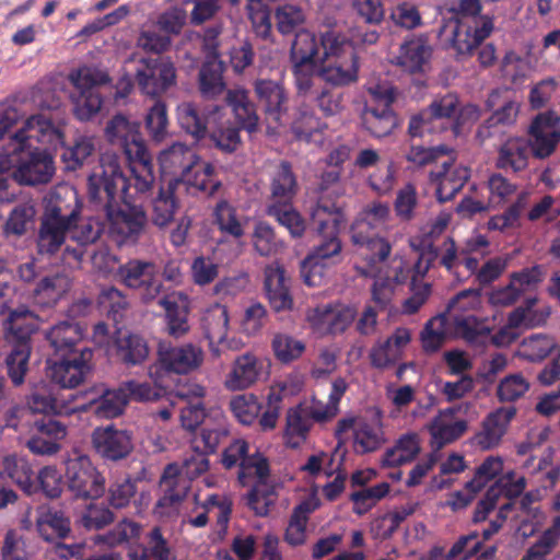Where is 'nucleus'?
<instances>
[{
	"instance_id": "1",
	"label": "nucleus",
	"mask_w": 560,
	"mask_h": 560,
	"mask_svg": "<svg viewBox=\"0 0 560 560\" xmlns=\"http://www.w3.org/2000/svg\"><path fill=\"white\" fill-rule=\"evenodd\" d=\"M129 179L122 173L115 154H104L100 167L89 177V198L102 208L110 223V232L120 244H135L149 226L142 205L128 200Z\"/></svg>"
},
{
	"instance_id": "2",
	"label": "nucleus",
	"mask_w": 560,
	"mask_h": 560,
	"mask_svg": "<svg viewBox=\"0 0 560 560\" xmlns=\"http://www.w3.org/2000/svg\"><path fill=\"white\" fill-rule=\"evenodd\" d=\"M63 144L65 135L58 126L44 115H33L10 137L3 167L12 168L14 180L21 185L47 184L55 173L54 158L48 150L57 151Z\"/></svg>"
},
{
	"instance_id": "3",
	"label": "nucleus",
	"mask_w": 560,
	"mask_h": 560,
	"mask_svg": "<svg viewBox=\"0 0 560 560\" xmlns=\"http://www.w3.org/2000/svg\"><path fill=\"white\" fill-rule=\"evenodd\" d=\"M347 221L340 200L322 195L311 211V223L319 241L302 260L300 272L308 287H319L325 269L341 261L342 243L339 237Z\"/></svg>"
},
{
	"instance_id": "4",
	"label": "nucleus",
	"mask_w": 560,
	"mask_h": 560,
	"mask_svg": "<svg viewBox=\"0 0 560 560\" xmlns=\"http://www.w3.org/2000/svg\"><path fill=\"white\" fill-rule=\"evenodd\" d=\"M105 133L113 145H117L122 150L129 163L136 191H149L152 188L155 176L153 173L152 155L148 151L140 131V122L130 120L122 114H117L107 122Z\"/></svg>"
},
{
	"instance_id": "5",
	"label": "nucleus",
	"mask_w": 560,
	"mask_h": 560,
	"mask_svg": "<svg viewBox=\"0 0 560 560\" xmlns=\"http://www.w3.org/2000/svg\"><path fill=\"white\" fill-rule=\"evenodd\" d=\"M5 338L10 351L5 358L8 376L14 386L25 381L32 353V336L36 332L37 318L28 308L12 312L7 319Z\"/></svg>"
},
{
	"instance_id": "6",
	"label": "nucleus",
	"mask_w": 560,
	"mask_h": 560,
	"mask_svg": "<svg viewBox=\"0 0 560 560\" xmlns=\"http://www.w3.org/2000/svg\"><path fill=\"white\" fill-rule=\"evenodd\" d=\"M73 205L67 203L59 194L50 195L45 206L38 232L37 246L42 255L56 254L70 235L79 217L80 207L72 191Z\"/></svg>"
},
{
	"instance_id": "7",
	"label": "nucleus",
	"mask_w": 560,
	"mask_h": 560,
	"mask_svg": "<svg viewBox=\"0 0 560 560\" xmlns=\"http://www.w3.org/2000/svg\"><path fill=\"white\" fill-rule=\"evenodd\" d=\"M68 79L74 88L71 100L75 118L81 121L92 119L103 105L98 89L110 82L109 75L97 68L84 66L72 70Z\"/></svg>"
},
{
	"instance_id": "8",
	"label": "nucleus",
	"mask_w": 560,
	"mask_h": 560,
	"mask_svg": "<svg viewBox=\"0 0 560 560\" xmlns=\"http://www.w3.org/2000/svg\"><path fill=\"white\" fill-rule=\"evenodd\" d=\"M281 405V392L271 389L265 406L254 394H240L231 398L229 409L241 424L252 425L257 422L260 430L266 432L277 427Z\"/></svg>"
},
{
	"instance_id": "9",
	"label": "nucleus",
	"mask_w": 560,
	"mask_h": 560,
	"mask_svg": "<svg viewBox=\"0 0 560 560\" xmlns=\"http://www.w3.org/2000/svg\"><path fill=\"white\" fill-rule=\"evenodd\" d=\"M115 277L125 287L137 290L144 303L155 300L163 287L156 265L149 260L129 259L119 265Z\"/></svg>"
},
{
	"instance_id": "10",
	"label": "nucleus",
	"mask_w": 560,
	"mask_h": 560,
	"mask_svg": "<svg viewBox=\"0 0 560 560\" xmlns=\"http://www.w3.org/2000/svg\"><path fill=\"white\" fill-rule=\"evenodd\" d=\"M253 90L268 124L278 127L289 122L290 93L282 81L258 78Z\"/></svg>"
},
{
	"instance_id": "11",
	"label": "nucleus",
	"mask_w": 560,
	"mask_h": 560,
	"mask_svg": "<svg viewBox=\"0 0 560 560\" xmlns=\"http://www.w3.org/2000/svg\"><path fill=\"white\" fill-rule=\"evenodd\" d=\"M135 80L143 94L151 97L161 96L176 84V68L170 58H141Z\"/></svg>"
},
{
	"instance_id": "12",
	"label": "nucleus",
	"mask_w": 560,
	"mask_h": 560,
	"mask_svg": "<svg viewBox=\"0 0 560 560\" xmlns=\"http://www.w3.org/2000/svg\"><path fill=\"white\" fill-rule=\"evenodd\" d=\"M66 479L69 490L77 498L98 499L105 492V477L86 455L68 459Z\"/></svg>"
},
{
	"instance_id": "13",
	"label": "nucleus",
	"mask_w": 560,
	"mask_h": 560,
	"mask_svg": "<svg viewBox=\"0 0 560 560\" xmlns=\"http://www.w3.org/2000/svg\"><path fill=\"white\" fill-rule=\"evenodd\" d=\"M451 28L450 45L457 57L471 56L476 48L488 38L493 31L491 18H472L451 20L445 28Z\"/></svg>"
},
{
	"instance_id": "14",
	"label": "nucleus",
	"mask_w": 560,
	"mask_h": 560,
	"mask_svg": "<svg viewBox=\"0 0 560 560\" xmlns=\"http://www.w3.org/2000/svg\"><path fill=\"white\" fill-rule=\"evenodd\" d=\"M59 360L47 361V376L61 388H74L79 386L91 370L90 362L93 351L82 348L79 353L59 355Z\"/></svg>"
},
{
	"instance_id": "15",
	"label": "nucleus",
	"mask_w": 560,
	"mask_h": 560,
	"mask_svg": "<svg viewBox=\"0 0 560 560\" xmlns=\"http://www.w3.org/2000/svg\"><path fill=\"white\" fill-rule=\"evenodd\" d=\"M526 142L534 158H549L560 142V117L552 110L536 115L529 125Z\"/></svg>"
},
{
	"instance_id": "16",
	"label": "nucleus",
	"mask_w": 560,
	"mask_h": 560,
	"mask_svg": "<svg viewBox=\"0 0 560 560\" xmlns=\"http://www.w3.org/2000/svg\"><path fill=\"white\" fill-rule=\"evenodd\" d=\"M352 243L359 247L361 255L371 267L385 261L392 252L389 242L381 236V231L374 229L371 223L360 215L355 218L350 226Z\"/></svg>"
},
{
	"instance_id": "17",
	"label": "nucleus",
	"mask_w": 560,
	"mask_h": 560,
	"mask_svg": "<svg viewBox=\"0 0 560 560\" xmlns=\"http://www.w3.org/2000/svg\"><path fill=\"white\" fill-rule=\"evenodd\" d=\"M516 413L517 409L514 406L499 407L489 412L471 438V444L481 451L499 446Z\"/></svg>"
},
{
	"instance_id": "18",
	"label": "nucleus",
	"mask_w": 560,
	"mask_h": 560,
	"mask_svg": "<svg viewBox=\"0 0 560 560\" xmlns=\"http://www.w3.org/2000/svg\"><path fill=\"white\" fill-rule=\"evenodd\" d=\"M161 487L163 495L155 504V512L162 517H174L178 515L179 508L186 499L190 489V482L180 475L174 465L166 466L162 479Z\"/></svg>"
},
{
	"instance_id": "19",
	"label": "nucleus",
	"mask_w": 560,
	"mask_h": 560,
	"mask_svg": "<svg viewBox=\"0 0 560 560\" xmlns=\"http://www.w3.org/2000/svg\"><path fill=\"white\" fill-rule=\"evenodd\" d=\"M430 182L435 186V196L440 203L451 201L463 189L470 177V168L455 163L453 159L444 161L441 167L430 172Z\"/></svg>"
},
{
	"instance_id": "20",
	"label": "nucleus",
	"mask_w": 560,
	"mask_h": 560,
	"mask_svg": "<svg viewBox=\"0 0 560 560\" xmlns=\"http://www.w3.org/2000/svg\"><path fill=\"white\" fill-rule=\"evenodd\" d=\"M89 400L75 405V411L92 412L101 419H113L120 416L127 405V399L121 386L115 389L95 386L88 394Z\"/></svg>"
},
{
	"instance_id": "21",
	"label": "nucleus",
	"mask_w": 560,
	"mask_h": 560,
	"mask_svg": "<svg viewBox=\"0 0 560 560\" xmlns=\"http://www.w3.org/2000/svg\"><path fill=\"white\" fill-rule=\"evenodd\" d=\"M92 444L100 456L114 462L127 457L133 450L132 434L114 425L96 428L92 434Z\"/></svg>"
},
{
	"instance_id": "22",
	"label": "nucleus",
	"mask_w": 560,
	"mask_h": 560,
	"mask_svg": "<svg viewBox=\"0 0 560 560\" xmlns=\"http://www.w3.org/2000/svg\"><path fill=\"white\" fill-rule=\"evenodd\" d=\"M266 296L275 312L289 311L293 307L291 279L279 262L266 266L264 270Z\"/></svg>"
},
{
	"instance_id": "23",
	"label": "nucleus",
	"mask_w": 560,
	"mask_h": 560,
	"mask_svg": "<svg viewBox=\"0 0 560 560\" xmlns=\"http://www.w3.org/2000/svg\"><path fill=\"white\" fill-rule=\"evenodd\" d=\"M202 360V350L191 343L178 347L162 345L159 349L160 366L168 373L187 374L196 370Z\"/></svg>"
},
{
	"instance_id": "24",
	"label": "nucleus",
	"mask_w": 560,
	"mask_h": 560,
	"mask_svg": "<svg viewBox=\"0 0 560 560\" xmlns=\"http://www.w3.org/2000/svg\"><path fill=\"white\" fill-rule=\"evenodd\" d=\"M214 167L210 163L198 160L191 170L183 177H173L172 182H176V187L180 192L186 191L194 196H213L221 187V182L213 178Z\"/></svg>"
},
{
	"instance_id": "25",
	"label": "nucleus",
	"mask_w": 560,
	"mask_h": 560,
	"mask_svg": "<svg viewBox=\"0 0 560 560\" xmlns=\"http://www.w3.org/2000/svg\"><path fill=\"white\" fill-rule=\"evenodd\" d=\"M37 433L26 442L27 448L35 455H54L60 450L59 441L67 435V427L55 419H42L35 422Z\"/></svg>"
},
{
	"instance_id": "26",
	"label": "nucleus",
	"mask_w": 560,
	"mask_h": 560,
	"mask_svg": "<svg viewBox=\"0 0 560 560\" xmlns=\"http://www.w3.org/2000/svg\"><path fill=\"white\" fill-rule=\"evenodd\" d=\"M298 191V176L292 164L288 161H281L270 173L267 205L293 202Z\"/></svg>"
},
{
	"instance_id": "27",
	"label": "nucleus",
	"mask_w": 560,
	"mask_h": 560,
	"mask_svg": "<svg viewBox=\"0 0 560 560\" xmlns=\"http://www.w3.org/2000/svg\"><path fill=\"white\" fill-rule=\"evenodd\" d=\"M452 334L472 347H486L489 343L491 328L487 318L470 314H456L450 318Z\"/></svg>"
},
{
	"instance_id": "28",
	"label": "nucleus",
	"mask_w": 560,
	"mask_h": 560,
	"mask_svg": "<svg viewBox=\"0 0 560 560\" xmlns=\"http://www.w3.org/2000/svg\"><path fill=\"white\" fill-rule=\"evenodd\" d=\"M262 374V362L256 355L245 353L235 359L224 385L230 390H244L253 386Z\"/></svg>"
},
{
	"instance_id": "29",
	"label": "nucleus",
	"mask_w": 560,
	"mask_h": 560,
	"mask_svg": "<svg viewBox=\"0 0 560 560\" xmlns=\"http://www.w3.org/2000/svg\"><path fill=\"white\" fill-rule=\"evenodd\" d=\"M179 194L176 182L168 179L165 184L161 185L156 196L152 199V223L159 228L170 225L180 208Z\"/></svg>"
},
{
	"instance_id": "30",
	"label": "nucleus",
	"mask_w": 560,
	"mask_h": 560,
	"mask_svg": "<svg viewBox=\"0 0 560 560\" xmlns=\"http://www.w3.org/2000/svg\"><path fill=\"white\" fill-rule=\"evenodd\" d=\"M357 311L352 306L334 307L331 304L318 306L311 318L312 324L330 335H339L352 324Z\"/></svg>"
},
{
	"instance_id": "31",
	"label": "nucleus",
	"mask_w": 560,
	"mask_h": 560,
	"mask_svg": "<svg viewBox=\"0 0 560 560\" xmlns=\"http://www.w3.org/2000/svg\"><path fill=\"white\" fill-rule=\"evenodd\" d=\"M458 412V408L448 407L439 410L438 415L428 424V431L439 446L455 442L467 431L468 423L464 419L448 422L447 418H453Z\"/></svg>"
},
{
	"instance_id": "32",
	"label": "nucleus",
	"mask_w": 560,
	"mask_h": 560,
	"mask_svg": "<svg viewBox=\"0 0 560 560\" xmlns=\"http://www.w3.org/2000/svg\"><path fill=\"white\" fill-rule=\"evenodd\" d=\"M159 305L165 311L168 334L183 336L189 329V299L182 292H172L159 300Z\"/></svg>"
},
{
	"instance_id": "33",
	"label": "nucleus",
	"mask_w": 560,
	"mask_h": 560,
	"mask_svg": "<svg viewBox=\"0 0 560 560\" xmlns=\"http://www.w3.org/2000/svg\"><path fill=\"white\" fill-rule=\"evenodd\" d=\"M219 106L206 109L192 102H185L177 106V120L180 128L196 141L203 139L208 133L210 115H214Z\"/></svg>"
},
{
	"instance_id": "34",
	"label": "nucleus",
	"mask_w": 560,
	"mask_h": 560,
	"mask_svg": "<svg viewBox=\"0 0 560 560\" xmlns=\"http://www.w3.org/2000/svg\"><path fill=\"white\" fill-rule=\"evenodd\" d=\"M226 105L232 109L238 128L249 133L257 131L259 116L255 103L249 98V92L245 89H231L225 93Z\"/></svg>"
},
{
	"instance_id": "35",
	"label": "nucleus",
	"mask_w": 560,
	"mask_h": 560,
	"mask_svg": "<svg viewBox=\"0 0 560 560\" xmlns=\"http://www.w3.org/2000/svg\"><path fill=\"white\" fill-rule=\"evenodd\" d=\"M529 154L525 138H509L498 149L495 167L506 173H520L528 166Z\"/></svg>"
},
{
	"instance_id": "36",
	"label": "nucleus",
	"mask_w": 560,
	"mask_h": 560,
	"mask_svg": "<svg viewBox=\"0 0 560 560\" xmlns=\"http://www.w3.org/2000/svg\"><path fill=\"white\" fill-rule=\"evenodd\" d=\"M45 337L56 355H67L79 353L75 347L82 340L83 331L77 322L61 320L50 327Z\"/></svg>"
},
{
	"instance_id": "37",
	"label": "nucleus",
	"mask_w": 560,
	"mask_h": 560,
	"mask_svg": "<svg viewBox=\"0 0 560 560\" xmlns=\"http://www.w3.org/2000/svg\"><path fill=\"white\" fill-rule=\"evenodd\" d=\"M130 560H175L173 548L160 526L152 527L137 550L129 552Z\"/></svg>"
},
{
	"instance_id": "38",
	"label": "nucleus",
	"mask_w": 560,
	"mask_h": 560,
	"mask_svg": "<svg viewBox=\"0 0 560 560\" xmlns=\"http://www.w3.org/2000/svg\"><path fill=\"white\" fill-rule=\"evenodd\" d=\"M71 289V281L63 273L43 277L33 290V301L42 307H52Z\"/></svg>"
},
{
	"instance_id": "39",
	"label": "nucleus",
	"mask_w": 560,
	"mask_h": 560,
	"mask_svg": "<svg viewBox=\"0 0 560 560\" xmlns=\"http://www.w3.org/2000/svg\"><path fill=\"white\" fill-rule=\"evenodd\" d=\"M176 395L187 399V405L180 409L182 427L187 431L196 430L206 417L205 406L201 398L205 396V388L194 384L187 388L177 389Z\"/></svg>"
},
{
	"instance_id": "40",
	"label": "nucleus",
	"mask_w": 560,
	"mask_h": 560,
	"mask_svg": "<svg viewBox=\"0 0 560 560\" xmlns=\"http://www.w3.org/2000/svg\"><path fill=\"white\" fill-rule=\"evenodd\" d=\"M201 508L203 510L201 513L186 521L189 525L196 528L205 527L208 524L209 515L214 514L220 529L226 530L232 513V501L228 497L210 494Z\"/></svg>"
},
{
	"instance_id": "41",
	"label": "nucleus",
	"mask_w": 560,
	"mask_h": 560,
	"mask_svg": "<svg viewBox=\"0 0 560 560\" xmlns=\"http://www.w3.org/2000/svg\"><path fill=\"white\" fill-rule=\"evenodd\" d=\"M199 160L194 150L183 143H174L160 153L159 162L164 173L183 177Z\"/></svg>"
},
{
	"instance_id": "42",
	"label": "nucleus",
	"mask_w": 560,
	"mask_h": 560,
	"mask_svg": "<svg viewBox=\"0 0 560 560\" xmlns=\"http://www.w3.org/2000/svg\"><path fill=\"white\" fill-rule=\"evenodd\" d=\"M2 471L25 494L32 495L38 491L35 471L25 457L16 455L5 456L2 460Z\"/></svg>"
},
{
	"instance_id": "43",
	"label": "nucleus",
	"mask_w": 560,
	"mask_h": 560,
	"mask_svg": "<svg viewBox=\"0 0 560 560\" xmlns=\"http://www.w3.org/2000/svg\"><path fill=\"white\" fill-rule=\"evenodd\" d=\"M114 348L116 357L126 365L141 364L149 355L148 342L137 334L118 331Z\"/></svg>"
},
{
	"instance_id": "44",
	"label": "nucleus",
	"mask_w": 560,
	"mask_h": 560,
	"mask_svg": "<svg viewBox=\"0 0 560 560\" xmlns=\"http://www.w3.org/2000/svg\"><path fill=\"white\" fill-rule=\"evenodd\" d=\"M361 119L364 129L374 138L387 137L399 126L393 108L365 106Z\"/></svg>"
},
{
	"instance_id": "45",
	"label": "nucleus",
	"mask_w": 560,
	"mask_h": 560,
	"mask_svg": "<svg viewBox=\"0 0 560 560\" xmlns=\"http://www.w3.org/2000/svg\"><path fill=\"white\" fill-rule=\"evenodd\" d=\"M213 224L221 234L240 240L245 234V222L235 206L225 199L217 202L212 211Z\"/></svg>"
},
{
	"instance_id": "46",
	"label": "nucleus",
	"mask_w": 560,
	"mask_h": 560,
	"mask_svg": "<svg viewBox=\"0 0 560 560\" xmlns=\"http://www.w3.org/2000/svg\"><path fill=\"white\" fill-rule=\"evenodd\" d=\"M419 435L415 432L402 434L393 447L385 451L382 457L383 467H399L411 463L420 453Z\"/></svg>"
},
{
	"instance_id": "47",
	"label": "nucleus",
	"mask_w": 560,
	"mask_h": 560,
	"mask_svg": "<svg viewBox=\"0 0 560 560\" xmlns=\"http://www.w3.org/2000/svg\"><path fill=\"white\" fill-rule=\"evenodd\" d=\"M320 78L332 86H347L359 78L358 57L330 60L320 69Z\"/></svg>"
},
{
	"instance_id": "48",
	"label": "nucleus",
	"mask_w": 560,
	"mask_h": 560,
	"mask_svg": "<svg viewBox=\"0 0 560 560\" xmlns=\"http://www.w3.org/2000/svg\"><path fill=\"white\" fill-rule=\"evenodd\" d=\"M385 443L384 431L378 419H361L354 428L355 451L361 454L375 452Z\"/></svg>"
},
{
	"instance_id": "49",
	"label": "nucleus",
	"mask_w": 560,
	"mask_h": 560,
	"mask_svg": "<svg viewBox=\"0 0 560 560\" xmlns=\"http://www.w3.org/2000/svg\"><path fill=\"white\" fill-rule=\"evenodd\" d=\"M37 532L46 541L63 539L71 532L69 517L62 511L49 509L37 517Z\"/></svg>"
},
{
	"instance_id": "50",
	"label": "nucleus",
	"mask_w": 560,
	"mask_h": 560,
	"mask_svg": "<svg viewBox=\"0 0 560 560\" xmlns=\"http://www.w3.org/2000/svg\"><path fill=\"white\" fill-rule=\"evenodd\" d=\"M28 407L35 413L68 415L75 411L70 400H61L46 387L37 388L28 398Z\"/></svg>"
},
{
	"instance_id": "51",
	"label": "nucleus",
	"mask_w": 560,
	"mask_h": 560,
	"mask_svg": "<svg viewBox=\"0 0 560 560\" xmlns=\"http://www.w3.org/2000/svg\"><path fill=\"white\" fill-rule=\"evenodd\" d=\"M267 215L273 218L281 226L285 228L293 238L302 237L306 231V221L295 209L293 202H279L267 205Z\"/></svg>"
},
{
	"instance_id": "52",
	"label": "nucleus",
	"mask_w": 560,
	"mask_h": 560,
	"mask_svg": "<svg viewBox=\"0 0 560 560\" xmlns=\"http://www.w3.org/2000/svg\"><path fill=\"white\" fill-rule=\"evenodd\" d=\"M315 509L316 504L312 500H304L293 509L284 534V540L289 545L301 546L305 542L308 515Z\"/></svg>"
},
{
	"instance_id": "53",
	"label": "nucleus",
	"mask_w": 560,
	"mask_h": 560,
	"mask_svg": "<svg viewBox=\"0 0 560 560\" xmlns=\"http://www.w3.org/2000/svg\"><path fill=\"white\" fill-rule=\"evenodd\" d=\"M224 66L220 60L206 61L199 71V90L203 97L214 98L225 90Z\"/></svg>"
},
{
	"instance_id": "54",
	"label": "nucleus",
	"mask_w": 560,
	"mask_h": 560,
	"mask_svg": "<svg viewBox=\"0 0 560 560\" xmlns=\"http://www.w3.org/2000/svg\"><path fill=\"white\" fill-rule=\"evenodd\" d=\"M320 46L323 47V58L327 61L358 57L352 40L334 30L326 31L320 35Z\"/></svg>"
},
{
	"instance_id": "55",
	"label": "nucleus",
	"mask_w": 560,
	"mask_h": 560,
	"mask_svg": "<svg viewBox=\"0 0 560 560\" xmlns=\"http://www.w3.org/2000/svg\"><path fill=\"white\" fill-rule=\"evenodd\" d=\"M450 317L440 314L431 318L421 331V345L425 353H434L444 345L448 331Z\"/></svg>"
},
{
	"instance_id": "56",
	"label": "nucleus",
	"mask_w": 560,
	"mask_h": 560,
	"mask_svg": "<svg viewBox=\"0 0 560 560\" xmlns=\"http://www.w3.org/2000/svg\"><path fill=\"white\" fill-rule=\"evenodd\" d=\"M431 50L422 39H411L401 45L398 56V65L405 70L416 73L422 70L423 65L430 58Z\"/></svg>"
},
{
	"instance_id": "57",
	"label": "nucleus",
	"mask_w": 560,
	"mask_h": 560,
	"mask_svg": "<svg viewBox=\"0 0 560 560\" xmlns=\"http://www.w3.org/2000/svg\"><path fill=\"white\" fill-rule=\"evenodd\" d=\"M560 540V516L552 520L538 539L526 550L521 560H545L557 547Z\"/></svg>"
},
{
	"instance_id": "58",
	"label": "nucleus",
	"mask_w": 560,
	"mask_h": 560,
	"mask_svg": "<svg viewBox=\"0 0 560 560\" xmlns=\"http://www.w3.org/2000/svg\"><path fill=\"white\" fill-rule=\"evenodd\" d=\"M556 346L557 343L552 337L535 334L523 339L517 355L529 362H540L552 352Z\"/></svg>"
},
{
	"instance_id": "59",
	"label": "nucleus",
	"mask_w": 560,
	"mask_h": 560,
	"mask_svg": "<svg viewBox=\"0 0 560 560\" xmlns=\"http://www.w3.org/2000/svg\"><path fill=\"white\" fill-rule=\"evenodd\" d=\"M317 54L318 44L315 35L306 30L296 32L290 50L291 62L317 65Z\"/></svg>"
},
{
	"instance_id": "60",
	"label": "nucleus",
	"mask_w": 560,
	"mask_h": 560,
	"mask_svg": "<svg viewBox=\"0 0 560 560\" xmlns=\"http://www.w3.org/2000/svg\"><path fill=\"white\" fill-rule=\"evenodd\" d=\"M202 328L210 343L222 342L226 338L229 328L226 307L218 304L209 310L202 317Z\"/></svg>"
},
{
	"instance_id": "61",
	"label": "nucleus",
	"mask_w": 560,
	"mask_h": 560,
	"mask_svg": "<svg viewBox=\"0 0 560 560\" xmlns=\"http://www.w3.org/2000/svg\"><path fill=\"white\" fill-rule=\"evenodd\" d=\"M311 428L308 417L302 415L300 408H291L287 412L284 439L288 446L299 447L307 438Z\"/></svg>"
},
{
	"instance_id": "62",
	"label": "nucleus",
	"mask_w": 560,
	"mask_h": 560,
	"mask_svg": "<svg viewBox=\"0 0 560 560\" xmlns=\"http://www.w3.org/2000/svg\"><path fill=\"white\" fill-rule=\"evenodd\" d=\"M271 348L279 362L289 364L301 358L305 343L288 334L278 332L272 338Z\"/></svg>"
},
{
	"instance_id": "63",
	"label": "nucleus",
	"mask_w": 560,
	"mask_h": 560,
	"mask_svg": "<svg viewBox=\"0 0 560 560\" xmlns=\"http://www.w3.org/2000/svg\"><path fill=\"white\" fill-rule=\"evenodd\" d=\"M291 130L300 141L310 142L314 133L322 131L326 125L311 110L300 107L292 119Z\"/></svg>"
},
{
	"instance_id": "64",
	"label": "nucleus",
	"mask_w": 560,
	"mask_h": 560,
	"mask_svg": "<svg viewBox=\"0 0 560 560\" xmlns=\"http://www.w3.org/2000/svg\"><path fill=\"white\" fill-rule=\"evenodd\" d=\"M246 11L256 36L268 39L272 27L270 8L262 0H247Z\"/></svg>"
}]
</instances>
